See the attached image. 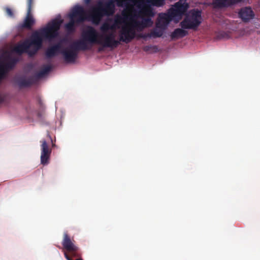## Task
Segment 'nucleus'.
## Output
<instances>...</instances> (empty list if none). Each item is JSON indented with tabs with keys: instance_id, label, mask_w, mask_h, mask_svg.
I'll use <instances>...</instances> for the list:
<instances>
[{
	"instance_id": "f257e3e1",
	"label": "nucleus",
	"mask_w": 260,
	"mask_h": 260,
	"mask_svg": "<svg viewBox=\"0 0 260 260\" xmlns=\"http://www.w3.org/2000/svg\"><path fill=\"white\" fill-rule=\"evenodd\" d=\"M81 39L73 42L69 47L63 49L61 53L66 62H74L77 57L79 51L89 50L94 44H100L105 48L114 49L120 45L122 41L116 40L113 33L100 36L96 29L91 26H87L81 34Z\"/></svg>"
},
{
	"instance_id": "f03ea898",
	"label": "nucleus",
	"mask_w": 260,
	"mask_h": 260,
	"mask_svg": "<svg viewBox=\"0 0 260 260\" xmlns=\"http://www.w3.org/2000/svg\"><path fill=\"white\" fill-rule=\"evenodd\" d=\"M129 9L131 23L122 26L120 40L125 43L131 42L136 36V29L142 31L153 24L151 17L154 15L152 7L147 4L148 0H131Z\"/></svg>"
},
{
	"instance_id": "7ed1b4c3",
	"label": "nucleus",
	"mask_w": 260,
	"mask_h": 260,
	"mask_svg": "<svg viewBox=\"0 0 260 260\" xmlns=\"http://www.w3.org/2000/svg\"><path fill=\"white\" fill-rule=\"evenodd\" d=\"M62 22V20L58 19L52 20L39 32H34L30 40H26L15 46L13 49V52L19 55L27 53L30 57L34 56L41 48L43 38L51 40L58 35Z\"/></svg>"
},
{
	"instance_id": "20e7f679",
	"label": "nucleus",
	"mask_w": 260,
	"mask_h": 260,
	"mask_svg": "<svg viewBox=\"0 0 260 260\" xmlns=\"http://www.w3.org/2000/svg\"><path fill=\"white\" fill-rule=\"evenodd\" d=\"M115 1L118 7H122L126 0H109L103 2L99 0L95 6L92 7L89 12V17L94 24H99L105 16H111L115 13Z\"/></svg>"
},
{
	"instance_id": "39448f33",
	"label": "nucleus",
	"mask_w": 260,
	"mask_h": 260,
	"mask_svg": "<svg viewBox=\"0 0 260 260\" xmlns=\"http://www.w3.org/2000/svg\"><path fill=\"white\" fill-rule=\"evenodd\" d=\"M188 4L181 2L176 3L167 13H160L156 22V27L162 29H166L169 23L172 20L178 22L182 19L183 15L187 11Z\"/></svg>"
},
{
	"instance_id": "423d86ee",
	"label": "nucleus",
	"mask_w": 260,
	"mask_h": 260,
	"mask_svg": "<svg viewBox=\"0 0 260 260\" xmlns=\"http://www.w3.org/2000/svg\"><path fill=\"white\" fill-rule=\"evenodd\" d=\"M75 240L71 239L67 232H64L62 245L67 251L64 252V255L67 260H83L80 258L81 252L79 248L75 244Z\"/></svg>"
},
{
	"instance_id": "0eeeda50",
	"label": "nucleus",
	"mask_w": 260,
	"mask_h": 260,
	"mask_svg": "<svg viewBox=\"0 0 260 260\" xmlns=\"http://www.w3.org/2000/svg\"><path fill=\"white\" fill-rule=\"evenodd\" d=\"M70 18V22L65 25L66 28L69 31L74 30L75 23H81L86 20H91L89 15L87 16L86 11L84 8L81 6H75L72 10L69 15Z\"/></svg>"
},
{
	"instance_id": "6e6552de",
	"label": "nucleus",
	"mask_w": 260,
	"mask_h": 260,
	"mask_svg": "<svg viewBox=\"0 0 260 260\" xmlns=\"http://www.w3.org/2000/svg\"><path fill=\"white\" fill-rule=\"evenodd\" d=\"M201 11L192 10L186 14L184 19L180 22V26L183 29H196L202 22Z\"/></svg>"
},
{
	"instance_id": "1a4fd4ad",
	"label": "nucleus",
	"mask_w": 260,
	"mask_h": 260,
	"mask_svg": "<svg viewBox=\"0 0 260 260\" xmlns=\"http://www.w3.org/2000/svg\"><path fill=\"white\" fill-rule=\"evenodd\" d=\"M41 142L42 143L41 145V163L45 166L49 164L52 150L49 148L48 145L45 140H42Z\"/></svg>"
},
{
	"instance_id": "9d476101",
	"label": "nucleus",
	"mask_w": 260,
	"mask_h": 260,
	"mask_svg": "<svg viewBox=\"0 0 260 260\" xmlns=\"http://www.w3.org/2000/svg\"><path fill=\"white\" fill-rule=\"evenodd\" d=\"M17 62L16 59L12 58L6 63H0V77L2 80L7 77L8 72L14 68Z\"/></svg>"
},
{
	"instance_id": "9b49d317",
	"label": "nucleus",
	"mask_w": 260,
	"mask_h": 260,
	"mask_svg": "<svg viewBox=\"0 0 260 260\" xmlns=\"http://www.w3.org/2000/svg\"><path fill=\"white\" fill-rule=\"evenodd\" d=\"M238 15L243 22H248L254 17L255 14L250 7H245L239 10Z\"/></svg>"
},
{
	"instance_id": "f8f14e48",
	"label": "nucleus",
	"mask_w": 260,
	"mask_h": 260,
	"mask_svg": "<svg viewBox=\"0 0 260 260\" xmlns=\"http://www.w3.org/2000/svg\"><path fill=\"white\" fill-rule=\"evenodd\" d=\"M242 0H214L213 4L217 8H225L241 2Z\"/></svg>"
},
{
	"instance_id": "ddd939ff",
	"label": "nucleus",
	"mask_w": 260,
	"mask_h": 260,
	"mask_svg": "<svg viewBox=\"0 0 260 260\" xmlns=\"http://www.w3.org/2000/svg\"><path fill=\"white\" fill-rule=\"evenodd\" d=\"M60 48L61 45L59 43L49 47L45 52L46 56L48 58L55 56L59 52Z\"/></svg>"
},
{
	"instance_id": "4468645a",
	"label": "nucleus",
	"mask_w": 260,
	"mask_h": 260,
	"mask_svg": "<svg viewBox=\"0 0 260 260\" xmlns=\"http://www.w3.org/2000/svg\"><path fill=\"white\" fill-rule=\"evenodd\" d=\"M188 35V31L182 28H176L171 34V38L172 40L181 38Z\"/></svg>"
},
{
	"instance_id": "2eb2a0df",
	"label": "nucleus",
	"mask_w": 260,
	"mask_h": 260,
	"mask_svg": "<svg viewBox=\"0 0 260 260\" xmlns=\"http://www.w3.org/2000/svg\"><path fill=\"white\" fill-rule=\"evenodd\" d=\"M36 81L34 77H30L28 79L21 78L18 81V84L21 87H28L34 84Z\"/></svg>"
},
{
	"instance_id": "dca6fc26",
	"label": "nucleus",
	"mask_w": 260,
	"mask_h": 260,
	"mask_svg": "<svg viewBox=\"0 0 260 260\" xmlns=\"http://www.w3.org/2000/svg\"><path fill=\"white\" fill-rule=\"evenodd\" d=\"M35 23V20L32 17L31 12H27L26 17L24 21L23 26L26 28H30Z\"/></svg>"
},
{
	"instance_id": "f3484780",
	"label": "nucleus",
	"mask_w": 260,
	"mask_h": 260,
	"mask_svg": "<svg viewBox=\"0 0 260 260\" xmlns=\"http://www.w3.org/2000/svg\"><path fill=\"white\" fill-rule=\"evenodd\" d=\"M51 70V67L50 65L44 66L41 70L38 72L35 76V78L40 79L48 74Z\"/></svg>"
},
{
	"instance_id": "a211bd4d",
	"label": "nucleus",
	"mask_w": 260,
	"mask_h": 260,
	"mask_svg": "<svg viewBox=\"0 0 260 260\" xmlns=\"http://www.w3.org/2000/svg\"><path fill=\"white\" fill-rule=\"evenodd\" d=\"M158 28L156 27L150 31V35L151 36V37L156 38L161 37L164 34V30L165 29H162L160 28L158 29Z\"/></svg>"
},
{
	"instance_id": "6ab92c4d",
	"label": "nucleus",
	"mask_w": 260,
	"mask_h": 260,
	"mask_svg": "<svg viewBox=\"0 0 260 260\" xmlns=\"http://www.w3.org/2000/svg\"><path fill=\"white\" fill-rule=\"evenodd\" d=\"M186 0H180L179 2H185ZM151 2L153 6L160 7L165 4V0H151Z\"/></svg>"
},
{
	"instance_id": "aec40b11",
	"label": "nucleus",
	"mask_w": 260,
	"mask_h": 260,
	"mask_svg": "<svg viewBox=\"0 0 260 260\" xmlns=\"http://www.w3.org/2000/svg\"><path fill=\"white\" fill-rule=\"evenodd\" d=\"M34 3V0H26L27 12H28L29 13L31 12Z\"/></svg>"
},
{
	"instance_id": "412c9836",
	"label": "nucleus",
	"mask_w": 260,
	"mask_h": 260,
	"mask_svg": "<svg viewBox=\"0 0 260 260\" xmlns=\"http://www.w3.org/2000/svg\"><path fill=\"white\" fill-rule=\"evenodd\" d=\"M110 29H113V27L110 26L108 23H104L101 27V30L103 32H106Z\"/></svg>"
},
{
	"instance_id": "4be33fe9",
	"label": "nucleus",
	"mask_w": 260,
	"mask_h": 260,
	"mask_svg": "<svg viewBox=\"0 0 260 260\" xmlns=\"http://www.w3.org/2000/svg\"><path fill=\"white\" fill-rule=\"evenodd\" d=\"M5 12L6 13V14L10 17H14V13H13V10L9 8V7H6L5 8Z\"/></svg>"
},
{
	"instance_id": "5701e85b",
	"label": "nucleus",
	"mask_w": 260,
	"mask_h": 260,
	"mask_svg": "<svg viewBox=\"0 0 260 260\" xmlns=\"http://www.w3.org/2000/svg\"><path fill=\"white\" fill-rule=\"evenodd\" d=\"M138 38H140L146 39L147 37L151 38V36L150 35V33L145 34H140L138 36Z\"/></svg>"
},
{
	"instance_id": "b1692460",
	"label": "nucleus",
	"mask_w": 260,
	"mask_h": 260,
	"mask_svg": "<svg viewBox=\"0 0 260 260\" xmlns=\"http://www.w3.org/2000/svg\"><path fill=\"white\" fill-rule=\"evenodd\" d=\"M150 48H153L155 49H157V47L155 46H146L144 47V50L145 51H148Z\"/></svg>"
},
{
	"instance_id": "393cba45",
	"label": "nucleus",
	"mask_w": 260,
	"mask_h": 260,
	"mask_svg": "<svg viewBox=\"0 0 260 260\" xmlns=\"http://www.w3.org/2000/svg\"><path fill=\"white\" fill-rule=\"evenodd\" d=\"M5 100V97L0 94V104L3 103Z\"/></svg>"
},
{
	"instance_id": "a878e982",
	"label": "nucleus",
	"mask_w": 260,
	"mask_h": 260,
	"mask_svg": "<svg viewBox=\"0 0 260 260\" xmlns=\"http://www.w3.org/2000/svg\"><path fill=\"white\" fill-rule=\"evenodd\" d=\"M91 1V0H84V2L86 4H88L90 3V2Z\"/></svg>"
},
{
	"instance_id": "bb28decb",
	"label": "nucleus",
	"mask_w": 260,
	"mask_h": 260,
	"mask_svg": "<svg viewBox=\"0 0 260 260\" xmlns=\"http://www.w3.org/2000/svg\"><path fill=\"white\" fill-rule=\"evenodd\" d=\"M51 141L52 142V147H54L55 146V144L54 143H53V140L52 139L51 140Z\"/></svg>"
},
{
	"instance_id": "cd10ccee",
	"label": "nucleus",
	"mask_w": 260,
	"mask_h": 260,
	"mask_svg": "<svg viewBox=\"0 0 260 260\" xmlns=\"http://www.w3.org/2000/svg\"><path fill=\"white\" fill-rule=\"evenodd\" d=\"M226 35L225 33L224 32H221L220 34V36L221 37H224V35Z\"/></svg>"
},
{
	"instance_id": "c85d7f7f",
	"label": "nucleus",
	"mask_w": 260,
	"mask_h": 260,
	"mask_svg": "<svg viewBox=\"0 0 260 260\" xmlns=\"http://www.w3.org/2000/svg\"><path fill=\"white\" fill-rule=\"evenodd\" d=\"M102 50V49H101V48H99V52L101 51Z\"/></svg>"
}]
</instances>
